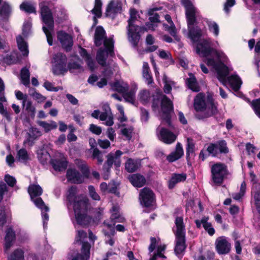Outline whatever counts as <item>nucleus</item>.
Listing matches in <instances>:
<instances>
[{
  "mask_svg": "<svg viewBox=\"0 0 260 260\" xmlns=\"http://www.w3.org/2000/svg\"><path fill=\"white\" fill-rule=\"evenodd\" d=\"M103 44L105 47V50L107 53L109 54L110 56H113L114 53V41L112 38H105L103 40Z\"/></svg>",
  "mask_w": 260,
  "mask_h": 260,
  "instance_id": "nucleus-34",
  "label": "nucleus"
},
{
  "mask_svg": "<svg viewBox=\"0 0 260 260\" xmlns=\"http://www.w3.org/2000/svg\"><path fill=\"white\" fill-rule=\"evenodd\" d=\"M211 173L213 182L218 186H220L229 175L227 166L220 162L212 166Z\"/></svg>",
  "mask_w": 260,
  "mask_h": 260,
  "instance_id": "nucleus-4",
  "label": "nucleus"
},
{
  "mask_svg": "<svg viewBox=\"0 0 260 260\" xmlns=\"http://www.w3.org/2000/svg\"><path fill=\"white\" fill-rule=\"evenodd\" d=\"M110 219L113 222V225L111 224H107V227L109 229L113 228V226L115 225V222H123L124 220V218L121 217L120 214L116 212L112 214Z\"/></svg>",
  "mask_w": 260,
  "mask_h": 260,
  "instance_id": "nucleus-44",
  "label": "nucleus"
},
{
  "mask_svg": "<svg viewBox=\"0 0 260 260\" xmlns=\"http://www.w3.org/2000/svg\"><path fill=\"white\" fill-rule=\"evenodd\" d=\"M89 143L91 149H93L92 157L93 159H96L98 160V165H100L103 162V154L96 147V141L94 138H90Z\"/></svg>",
  "mask_w": 260,
  "mask_h": 260,
  "instance_id": "nucleus-22",
  "label": "nucleus"
},
{
  "mask_svg": "<svg viewBox=\"0 0 260 260\" xmlns=\"http://www.w3.org/2000/svg\"><path fill=\"white\" fill-rule=\"evenodd\" d=\"M215 70L217 72V78L218 80L221 82H225L226 77L230 73L228 67L221 60H219L218 61V64Z\"/></svg>",
  "mask_w": 260,
  "mask_h": 260,
  "instance_id": "nucleus-15",
  "label": "nucleus"
},
{
  "mask_svg": "<svg viewBox=\"0 0 260 260\" xmlns=\"http://www.w3.org/2000/svg\"><path fill=\"white\" fill-rule=\"evenodd\" d=\"M41 15L43 22L47 26L50 30L54 28V20L52 12L47 6H43L41 7Z\"/></svg>",
  "mask_w": 260,
  "mask_h": 260,
  "instance_id": "nucleus-10",
  "label": "nucleus"
},
{
  "mask_svg": "<svg viewBox=\"0 0 260 260\" xmlns=\"http://www.w3.org/2000/svg\"><path fill=\"white\" fill-rule=\"evenodd\" d=\"M194 144L192 142V139L187 138L186 147V158L188 166H191V164L190 161V154H194Z\"/></svg>",
  "mask_w": 260,
  "mask_h": 260,
  "instance_id": "nucleus-29",
  "label": "nucleus"
},
{
  "mask_svg": "<svg viewBox=\"0 0 260 260\" xmlns=\"http://www.w3.org/2000/svg\"><path fill=\"white\" fill-rule=\"evenodd\" d=\"M19 8L21 11H24L28 14H36L37 12L35 6L27 2H22L20 4Z\"/></svg>",
  "mask_w": 260,
  "mask_h": 260,
  "instance_id": "nucleus-37",
  "label": "nucleus"
},
{
  "mask_svg": "<svg viewBox=\"0 0 260 260\" xmlns=\"http://www.w3.org/2000/svg\"><path fill=\"white\" fill-rule=\"evenodd\" d=\"M39 124L44 128L46 132H48L53 129H55L57 126L56 122L54 121H52L51 123H49L46 121H41Z\"/></svg>",
  "mask_w": 260,
  "mask_h": 260,
  "instance_id": "nucleus-48",
  "label": "nucleus"
},
{
  "mask_svg": "<svg viewBox=\"0 0 260 260\" xmlns=\"http://www.w3.org/2000/svg\"><path fill=\"white\" fill-rule=\"evenodd\" d=\"M81 257L84 260H88L90 258L91 245L88 242H81Z\"/></svg>",
  "mask_w": 260,
  "mask_h": 260,
  "instance_id": "nucleus-32",
  "label": "nucleus"
},
{
  "mask_svg": "<svg viewBox=\"0 0 260 260\" xmlns=\"http://www.w3.org/2000/svg\"><path fill=\"white\" fill-rule=\"evenodd\" d=\"M121 10V7L115 5L113 1H111L107 5L105 15L106 17H114Z\"/></svg>",
  "mask_w": 260,
  "mask_h": 260,
  "instance_id": "nucleus-28",
  "label": "nucleus"
},
{
  "mask_svg": "<svg viewBox=\"0 0 260 260\" xmlns=\"http://www.w3.org/2000/svg\"><path fill=\"white\" fill-rule=\"evenodd\" d=\"M218 149L219 150V152L221 154H227L229 153V148L227 147V143L225 140H219L217 142V143H210L206 151H208L209 154H211L212 156H216L218 153Z\"/></svg>",
  "mask_w": 260,
  "mask_h": 260,
  "instance_id": "nucleus-8",
  "label": "nucleus"
},
{
  "mask_svg": "<svg viewBox=\"0 0 260 260\" xmlns=\"http://www.w3.org/2000/svg\"><path fill=\"white\" fill-rule=\"evenodd\" d=\"M139 97L141 102L143 104L147 103L150 99V92L148 90H143L140 91Z\"/></svg>",
  "mask_w": 260,
  "mask_h": 260,
  "instance_id": "nucleus-49",
  "label": "nucleus"
},
{
  "mask_svg": "<svg viewBox=\"0 0 260 260\" xmlns=\"http://www.w3.org/2000/svg\"><path fill=\"white\" fill-rule=\"evenodd\" d=\"M7 260H24V252L20 248L15 249L7 257Z\"/></svg>",
  "mask_w": 260,
  "mask_h": 260,
  "instance_id": "nucleus-31",
  "label": "nucleus"
},
{
  "mask_svg": "<svg viewBox=\"0 0 260 260\" xmlns=\"http://www.w3.org/2000/svg\"><path fill=\"white\" fill-rule=\"evenodd\" d=\"M176 236V242H180L183 243H185V232H176L175 234Z\"/></svg>",
  "mask_w": 260,
  "mask_h": 260,
  "instance_id": "nucleus-64",
  "label": "nucleus"
},
{
  "mask_svg": "<svg viewBox=\"0 0 260 260\" xmlns=\"http://www.w3.org/2000/svg\"><path fill=\"white\" fill-rule=\"evenodd\" d=\"M251 108L255 115L260 118V98L256 99L252 101Z\"/></svg>",
  "mask_w": 260,
  "mask_h": 260,
  "instance_id": "nucleus-47",
  "label": "nucleus"
},
{
  "mask_svg": "<svg viewBox=\"0 0 260 260\" xmlns=\"http://www.w3.org/2000/svg\"><path fill=\"white\" fill-rule=\"evenodd\" d=\"M80 170L82 173L83 178L88 179L90 176V170L86 164H82L80 166Z\"/></svg>",
  "mask_w": 260,
  "mask_h": 260,
  "instance_id": "nucleus-53",
  "label": "nucleus"
},
{
  "mask_svg": "<svg viewBox=\"0 0 260 260\" xmlns=\"http://www.w3.org/2000/svg\"><path fill=\"white\" fill-rule=\"evenodd\" d=\"M193 107L197 112H202L207 108V102L205 99V95L200 93L194 99Z\"/></svg>",
  "mask_w": 260,
  "mask_h": 260,
  "instance_id": "nucleus-18",
  "label": "nucleus"
},
{
  "mask_svg": "<svg viewBox=\"0 0 260 260\" xmlns=\"http://www.w3.org/2000/svg\"><path fill=\"white\" fill-rule=\"evenodd\" d=\"M185 243L176 242L174 251L177 254H181L186 249Z\"/></svg>",
  "mask_w": 260,
  "mask_h": 260,
  "instance_id": "nucleus-55",
  "label": "nucleus"
},
{
  "mask_svg": "<svg viewBox=\"0 0 260 260\" xmlns=\"http://www.w3.org/2000/svg\"><path fill=\"white\" fill-rule=\"evenodd\" d=\"M66 177L68 181L73 183L80 184L84 181L82 175L75 169H69L67 171Z\"/></svg>",
  "mask_w": 260,
  "mask_h": 260,
  "instance_id": "nucleus-16",
  "label": "nucleus"
},
{
  "mask_svg": "<svg viewBox=\"0 0 260 260\" xmlns=\"http://www.w3.org/2000/svg\"><path fill=\"white\" fill-rule=\"evenodd\" d=\"M89 129L92 133L96 135H100L102 133L101 127L94 124H90Z\"/></svg>",
  "mask_w": 260,
  "mask_h": 260,
  "instance_id": "nucleus-62",
  "label": "nucleus"
},
{
  "mask_svg": "<svg viewBox=\"0 0 260 260\" xmlns=\"http://www.w3.org/2000/svg\"><path fill=\"white\" fill-rule=\"evenodd\" d=\"M28 192L32 199L40 196L43 193V189L38 184H31L28 187Z\"/></svg>",
  "mask_w": 260,
  "mask_h": 260,
  "instance_id": "nucleus-30",
  "label": "nucleus"
},
{
  "mask_svg": "<svg viewBox=\"0 0 260 260\" xmlns=\"http://www.w3.org/2000/svg\"><path fill=\"white\" fill-rule=\"evenodd\" d=\"M143 76L146 79L147 84L150 85L153 83V79L151 75L150 68L148 63L144 62L143 66Z\"/></svg>",
  "mask_w": 260,
  "mask_h": 260,
  "instance_id": "nucleus-35",
  "label": "nucleus"
},
{
  "mask_svg": "<svg viewBox=\"0 0 260 260\" xmlns=\"http://www.w3.org/2000/svg\"><path fill=\"white\" fill-rule=\"evenodd\" d=\"M37 156L40 162L44 165L47 162L48 157L50 156V155L47 151L41 149L38 151Z\"/></svg>",
  "mask_w": 260,
  "mask_h": 260,
  "instance_id": "nucleus-43",
  "label": "nucleus"
},
{
  "mask_svg": "<svg viewBox=\"0 0 260 260\" xmlns=\"http://www.w3.org/2000/svg\"><path fill=\"white\" fill-rule=\"evenodd\" d=\"M54 64L52 73L54 75H64L67 72V57L61 52H58L53 57Z\"/></svg>",
  "mask_w": 260,
  "mask_h": 260,
  "instance_id": "nucleus-5",
  "label": "nucleus"
},
{
  "mask_svg": "<svg viewBox=\"0 0 260 260\" xmlns=\"http://www.w3.org/2000/svg\"><path fill=\"white\" fill-rule=\"evenodd\" d=\"M160 136L161 141L167 144H170L174 142L177 138L173 133L166 128L161 129Z\"/></svg>",
  "mask_w": 260,
  "mask_h": 260,
  "instance_id": "nucleus-21",
  "label": "nucleus"
},
{
  "mask_svg": "<svg viewBox=\"0 0 260 260\" xmlns=\"http://www.w3.org/2000/svg\"><path fill=\"white\" fill-rule=\"evenodd\" d=\"M166 248L165 245H159L157 247V251L154 254L159 257L166 259L167 256L162 253Z\"/></svg>",
  "mask_w": 260,
  "mask_h": 260,
  "instance_id": "nucleus-60",
  "label": "nucleus"
},
{
  "mask_svg": "<svg viewBox=\"0 0 260 260\" xmlns=\"http://www.w3.org/2000/svg\"><path fill=\"white\" fill-rule=\"evenodd\" d=\"M111 86L115 91L122 94L125 92V91H127L128 89V87L127 86H122L118 81L114 82Z\"/></svg>",
  "mask_w": 260,
  "mask_h": 260,
  "instance_id": "nucleus-46",
  "label": "nucleus"
},
{
  "mask_svg": "<svg viewBox=\"0 0 260 260\" xmlns=\"http://www.w3.org/2000/svg\"><path fill=\"white\" fill-rule=\"evenodd\" d=\"M160 105L163 113H171L174 110L173 102L166 95H163Z\"/></svg>",
  "mask_w": 260,
  "mask_h": 260,
  "instance_id": "nucleus-26",
  "label": "nucleus"
},
{
  "mask_svg": "<svg viewBox=\"0 0 260 260\" xmlns=\"http://www.w3.org/2000/svg\"><path fill=\"white\" fill-rule=\"evenodd\" d=\"M175 223L176 226V232H185V225L183 223V218L182 216H177L175 218Z\"/></svg>",
  "mask_w": 260,
  "mask_h": 260,
  "instance_id": "nucleus-45",
  "label": "nucleus"
},
{
  "mask_svg": "<svg viewBox=\"0 0 260 260\" xmlns=\"http://www.w3.org/2000/svg\"><path fill=\"white\" fill-rule=\"evenodd\" d=\"M17 42L18 49L22 52L23 56H27L29 51L27 43L24 40L23 38L21 36L17 38Z\"/></svg>",
  "mask_w": 260,
  "mask_h": 260,
  "instance_id": "nucleus-36",
  "label": "nucleus"
},
{
  "mask_svg": "<svg viewBox=\"0 0 260 260\" xmlns=\"http://www.w3.org/2000/svg\"><path fill=\"white\" fill-rule=\"evenodd\" d=\"M181 4L185 9L189 37L193 42H197L202 36L201 29L198 26H194L197 22V9L190 0H181Z\"/></svg>",
  "mask_w": 260,
  "mask_h": 260,
  "instance_id": "nucleus-2",
  "label": "nucleus"
},
{
  "mask_svg": "<svg viewBox=\"0 0 260 260\" xmlns=\"http://www.w3.org/2000/svg\"><path fill=\"white\" fill-rule=\"evenodd\" d=\"M4 180L10 187H14L17 182L15 178L8 174H6L4 177Z\"/></svg>",
  "mask_w": 260,
  "mask_h": 260,
  "instance_id": "nucleus-54",
  "label": "nucleus"
},
{
  "mask_svg": "<svg viewBox=\"0 0 260 260\" xmlns=\"http://www.w3.org/2000/svg\"><path fill=\"white\" fill-rule=\"evenodd\" d=\"M50 164L55 171L61 172L66 170L68 162L65 158H53L51 159Z\"/></svg>",
  "mask_w": 260,
  "mask_h": 260,
  "instance_id": "nucleus-20",
  "label": "nucleus"
},
{
  "mask_svg": "<svg viewBox=\"0 0 260 260\" xmlns=\"http://www.w3.org/2000/svg\"><path fill=\"white\" fill-rule=\"evenodd\" d=\"M102 2L101 0H95L93 9L91 11V13L97 17L101 18L102 15Z\"/></svg>",
  "mask_w": 260,
  "mask_h": 260,
  "instance_id": "nucleus-39",
  "label": "nucleus"
},
{
  "mask_svg": "<svg viewBox=\"0 0 260 260\" xmlns=\"http://www.w3.org/2000/svg\"><path fill=\"white\" fill-rule=\"evenodd\" d=\"M77 187L71 186L69 188L66 199L70 205L73 206L77 223L82 227L88 226L92 218L87 214L90 206L89 200L82 196H77Z\"/></svg>",
  "mask_w": 260,
  "mask_h": 260,
  "instance_id": "nucleus-1",
  "label": "nucleus"
},
{
  "mask_svg": "<svg viewBox=\"0 0 260 260\" xmlns=\"http://www.w3.org/2000/svg\"><path fill=\"white\" fill-rule=\"evenodd\" d=\"M207 107L209 110L206 112L208 114V116L211 117L218 114L217 104L214 102L211 95H208L207 96Z\"/></svg>",
  "mask_w": 260,
  "mask_h": 260,
  "instance_id": "nucleus-25",
  "label": "nucleus"
},
{
  "mask_svg": "<svg viewBox=\"0 0 260 260\" xmlns=\"http://www.w3.org/2000/svg\"><path fill=\"white\" fill-rule=\"evenodd\" d=\"M133 128H124L121 129V134L124 136L128 140H130L132 138V132Z\"/></svg>",
  "mask_w": 260,
  "mask_h": 260,
  "instance_id": "nucleus-59",
  "label": "nucleus"
},
{
  "mask_svg": "<svg viewBox=\"0 0 260 260\" xmlns=\"http://www.w3.org/2000/svg\"><path fill=\"white\" fill-rule=\"evenodd\" d=\"M229 83L234 91H238L242 83V80L237 75H232L228 77Z\"/></svg>",
  "mask_w": 260,
  "mask_h": 260,
  "instance_id": "nucleus-27",
  "label": "nucleus"
},
{
  "mask_svg": "<svg viewBox=\"0 0 260 260\" xmlns=\"http://www.w3.org/2000/svg\"><path fill=\"white\" fill-rule=\"evenodd\" d=\"M186 84L188 88L193 92H197L200 90V87L198 85L197 79L194 76L187 78L186 80Z\"/></svg>",
  "mask_w": 260,
  "mask_h": 260,
  "instance_id": "nucleus-33",
  "label": "nucleus"
},
{
  "mask_svg": "<svg viewBox=\"0 0 260 260\" xmlns=\"http://www.w3.org/2000/svg\"><path fill=\"white\" fill-rule=\"evenodd\" d=\"M125 168L127 172L133 173L137 170L138 166L137 163L132 158H128L125 164Z\"/></svg>",
  "mask_w": 260,
  "mask_h": 260,
  "instance_id": "nucleus-38",
  "label": "nucleus"
},
{
  "mask_svg": "<svg viewBox=\"0 0 260 260\" xmlns=\"http://www.w3.org/2000/svg\"><path fill=\"white\" fill-rule=\"evenodd\" d=\"M57 38L60 42L62 48L67 52L71 51L73 46L72 36L63 30H60L57 32Z\"/></svg>",
  "mask_w": 260,
  "mask_h": 260,
  "instance_id": "nucleus-9",
  "label": "nucleus"
},
{
  "mask_svg": "<svg viewBox=\"0 0 260 260\" xmlns=\"http://www.w3.org/2000/svg\"><path fill=\"white\" fill-rule=\"evenodd\" d=\"M184 154V151L181 144L178 142L176 145L175 150L167 156V160L169 162H174L180 159Z\"/></svg>",
  "mask_w": 260,
  "mask_h": 260,
  "instance_id": "nucleus-19",
  "label": "nucleus"
},
{
  "mask_svg": "<svg viewBox=\"0 0 260 260\" xmlns=\"http://www.w3.org/2000/svg\"><path fill=\"white\" fill-rule=\"evenodd\" d=\"M17 53L15 52L11 53L10 54L6 55L3 59V62L7 65L15 64L17 62L16 57Z\"/></svg>",
  "mask_w": 260,
  "mask_h": 260,
  "instance_id": "nucleus-41",
  "label": "nucleus"
},
{
  "mask_svg": "<svg viewBox=\"0 0 260 260\" xmlns=\"http://www.w3.org/2000/svg\"><path fill=\"white\" fill-rule=\"evenodd\" d=\"M67 69L68 71H69L71 73H73L75 70H80L81 71H83L81 65L76 61L69 62L67 65Z\"/></svg>",
  "mask_w": 260,
  "mask_h": 260,
  "instance_id": "nucleus-50",
  "label": "nucleus"
},
{
  "mask_svg": "<svg viewBox=\"0 0 260 260\" xmlns=\"http://www.w3.org/2000/svg\"><path fill=\"white\" fill-rule=\"evenodd\" d=\"M136 14L137 11L135 9L131 10L127 26L128 39L134 48H137L138 46L141 38L140 34L147 31V28L145 27L140 26L134 23L137 19Z\"/></svg>",
  "mask_w": 260,
  "mask_h": 260,
  "instance_id": "nucleus-3",
  "label": "nucleus"
},
{
  "mask_svg": "<svg viewBox=\"0 0 260 260\" xmlns=\"http://www.w3.org/2000/svg\"><path fill=\"white\" fill-rule=\"evenodd\" d=\"M140 204L145 208H149L155 202V194L154 192L147 187L142 189L139 193Z\"/></svg>",
  "mask_w": 260,
  "mask_h": 260,
  "instance_id": "nucleus-6",
  "label": "nucleus"
},
{
  "mask_svg": "<svg viewBox=\"0 0 260 260\" xmlns=\"http://www.w3.org/2000/svg\"><path fill=\"white\" fill-rule=\"evenodd\" d=\"M5 86L2 79L0 78V114L5 117L8 121L11 120V115L9 112L6 109H5L3 105V102H7V99L5 96Z\"/></svg>",
  "mask_w": 260,
  "mask_h": 260,
  "instance_id": "nucleus-11",
  "label": "nucleus"
},
{
  "mask_svg": "<svg viewBox=\"0 0 260 260\" xmlns=\"http://www.w3.org/2000/svg\"><path fill=\"white\" fill-rule=\"evenodd\" d=\"M215 246L219 254H226L231 251V244L224 237L217 238L215 241Z\"/></svg>",
  "mask_w": 260,
  "mask_h": 260,
  "instance_id": "nucleus-12",
  "label": "nucleus"
},
{
  "mask_svg": "<svg viewBox=\"0 0 260 260\" xmlns=\"http://www.w3.org/2000/svg\"><path fill=\"white\" fill-rule=\"evenodd\" d=\"M209 29L210 31H213L215 36L219 35V27L215 22H210L208 23Z\"/></svg>",
  "mask_w": 260,
  "mask_h": 260,
  "instance_id": "nucleus-57",
  "label": "nucleus"
},
{
  "mask_svg": "<svg viewBox=\"0 0 260 260\" xmlns=\"http://www.w3.org/2000/svg\"><path fill=\"white\" fill-rule=\"evenodd\" d=\"M187 175L185 173H173L168 181V188L173 189L177 183L185 181Z\"/></svg>",
  "mask_w": 260,
  "mask_h": 260,
  "instance_id": "nucleus-17",
  "label": "nucleus"
},
{
  "mask_svg": "<svg viewBox=\"0 0 260 260\" xmlns=\"http://www.w3.org/2000/svg\"><path fill=\"white\" fill-rule=\"evenodd\" d=\"M106 31L102 26H98L95 29L94 36V43L96 47L102 45L106 36Z\"/></svg>",
  "mask_w": 260,
  "mask_h": 260,
  "instance_id": "nucleus-24",
  "label": "nucleus"
},
{
  "mask_svg": "<svg viewBox=\"0 0 260 260\" xmlns=\"http://www.w3.org/2000/svg\"><path fill=\"white\" fill-rule=\"evenodd\" d=\"M8 191V188L4 182L0 183V202L2 201L4 198V195L6 192ZM7 216L6 213V209L5 206L0 207V229H2L7 221Z\"/></svg>",
  "mask_w": 260,
  "mask_h": 260,
  "instance_id": "nucleus-13",
  "label": "nucleus"
},
{
  "mask_svg": "<svg viewBox=\"0 0 260 260\" xmlns=\"http://www.w3.org/2000/svg\"><path fill=\"white\" fill-rule=\"evenodd\" d=\"M5 236L4 238V250L5 251L9 250L14 245L16 239V232L12 227L8 228L5 231Z\"/></svg>",
  "mask_w": 260,
  "mask_h": 260,
  "instance_id": "nucleus-14",
  "label": "nucleus"
},
{
  "mask_svg": "<svg viewBox=\"0 0 260 260\" xmlns=\"http://www.w3.org/2000/svg\"><path fill=\"white\" fill-rule=\"evenodd\" d=\"M43 30L45 34L46 37H47V40L48 44L50 46L52 45L53 44V37L52 36L51 33L50 31H49L48 28L46 27L45 26H43Z\"/></svg>",
  "mask_w": 260,
  "mask_h": 260,
  "instance_id": "nucleus-63",
  "label": "nucleus"
},
{
  "mask_svg": "<svg viewBox=\"0 0 260 260\" xmlns=\"http://www.w3.org/2000/svg\"><path fill=\"white\" fill-rule=\"evenodd\" d=\"M11 9L9 5L5 2L0 8V16L6 18L10 15Z\"/></svg>",
  "mask_w": 260,
  "mask_h": 260,
  "instance_id": "nucleus-42",
  "label": "nucleus"
},
{
  "mask_svg": "<svg viewBox=\"0 0 260 260\" xmlns=\"http://www.w3.org/2000/svg\"><path fill=\"white\" fill-rule=\"evenodd\" d=\"M17 155L20 159L23 161H27L29 159V156L26 150L24 148L20 149L18 151Z\"/></svg>",
  "mask_w": 260,
  "mask_h": 260,
  "instance_id": "nucleus-58",
  "label": "nucleus"
},
{
  "mask_svg": "<svg viewBox=\"0 0 260 260\" xmlns=\"http://www.w3.org/2000/svg\"><path fill=\"white\" fill-rule=\"evenodd\" d=\"M128 180L132 184L136 187H141L143 186L146 182L145 177L138 173L129 175Z\"/></svg>",
  "mask_w": 260,
  "mask_h": 260,
  "instance_id": "nucleus-23",
  "label": "nucleus"
},
{
  "mask_svg": "<svg viewBox=\"0 0 260 260\" xmlns=\"http://www.w3.org/2000/svg\"><path fill=\"white\" fill-rule=\"evenodd\" d=\"M136 89H131L129 91L128 90L122 93V96L125 101L134 104L135 101Z\"/></svg>",
  "mask_w": 260,
  "mask_h": 260,
  "instance_id": "nucleus-40",
  "label": "nucleus"
},
{
  "mask_svg": "<svg viewBox=\"0 0 260 260\" xmlns=\"http://www.w3.org/2000/svg\"><path fill=\"white\" fill-rule=\"evenodd\" d=\"M149 118V113L145 108H141V119L142 122H147Z\"/></svg>",
  "mask_w": 260,
  "mask_h": 260,
  "instance_id": "nucleus-61",
  "label": "nucleus"
},
{
  "mask_svg": "<svg viewBox=\"0 0 260 260\" xmlns=\"http://www.w3.org/2000/svg\"><path fill=\"white\" fill-rule=\"evenodd\" d=\"M26 111L29 113L31 118L34 119L35 117L36 108L32 105L31 101H28L26 103Z\"/></svg>",
  "mask_w": 260,
  "mask_h": 260,
  "instance_id": "nucleus-51",
  "label": "nucleus"
},
{
  "mask_svg": "<svg viewBox=\"0 0 260 260\" xmlns=\"http://www.w3.org/2000/svg\"><path fill=\"white\" fill-rule=\"evenodd\" d=\"M196 52L200 56L204 57L209 56L212 53L219 56L218 51L211 47L210 42L206 39H204L197 43Z\"/></svg>",
  "mask_w": 260,
  "mask_h": 260,
  "instance_id": "nucleus-7",
  "label": "nucleus"
},
{
  "mask_svg": "<svg viewBox=\"0 0 260 260\" xmlns=\"http://www.w3.org/2000/svg\"><path fill=\"white\" fill-rule=\"evenodd\" d=\"M90 197L95 201L100 200V196L95 191V188L92 185H89L88 187Z\"/></svg>",
  "mask_w": 260,
  "mask_h": 260,
  "instance_id": "nucleus-56",
  "label": "nucleus"
},
{
  "mask_svg": "<svg viewBox=\"0 0 260 260\" xmlns=\"http://www.w3.org/2000/svg\"><path fill=\"white\" fill-rule=\"evenodd\" d=\"M36 206L41 210H44L46 212L49 211V208L45 205L43 200L40 197L36 198L34 201Z\"/></svg>",
  "mask_w": 260,
  "mask_h": 260,
  "instance_id": "nucleus-52",
  "label": "nucleus"
}]
</instances>
